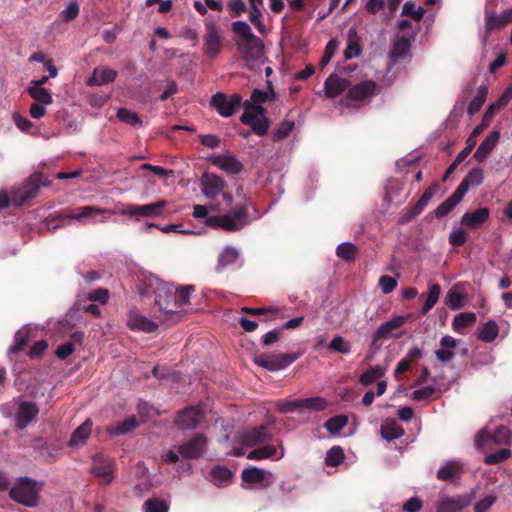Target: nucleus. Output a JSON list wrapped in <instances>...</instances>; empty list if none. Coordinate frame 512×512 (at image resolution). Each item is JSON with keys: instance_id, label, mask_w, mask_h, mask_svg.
I'll return each mask as SVG.
<instances>
[{"instance_id": "nucleus-1", "label": "nucleus", "mask_w": 512, "mask_h": 512, "mask_svg": "<svg viewBox=\"0 0 512 512\" xmlns=\"http://www.w3.org/2000/svg\"><path fill=\"white\" fill-rule=\"evenodd\" d=\"M142 297L155 296V305L166 315L181 316L183 307L189 304L190 290L192 286H184L179 289L159 279L155 275L143 277L137 285Z\"/></svg>"}, {"instance_id": "nucleus-2", "label": "nucleus", "mask_w": 512, "mask_h": 512, "mask_svg": "<svg viewBox=\"0 0 512 512\" xmlns=\"http://www.w3.org/2000/svg\"><path fill=\"white\" fill-rule=\"evenodd\" d=\"M194 218L204 219V223L212 228L239 231L248 223V207L241 205L225 215L208 216L207 206L194 205Z\"/></svg>"}, {"instance_id": "nucleus-3", "label": "nucleus", "mask_w": 512, "mask_h": 512, "mask_svg": "<svg viewBox=\"0 0 512 512\" xmlns=\"http://www.w3.org/2000/svg\"><path fill=\"white\" fill-rule=\"evenodd\" d=\"M50 182L41 172L33 173L19 187L11 191L10 196L6 191H0V210H3L12 203L14 206H21L30 199H33L41 186H49Z\"/></svg>"}, {"instance_id": "nucleus-4", "label": "nucleus", "mask_w": 512, "mask_h": 512, "mask_svg": "<svg viewBox=\"0 0 512 512\" xmlns=\"http://www.w3.org/2000/svg\"><path fill=\"white\" fill-rule=\"evenodd\" d=\"M231 30L241 38L237 47L245 61H255L264 55L263 41L253 34L248 23L235 21L231 24Z\"/></svg>"}, {"instance_id": "nucleus-5", "label": "nucleus", "mask_w": 512, "mask_h": 512, "mask_svg": "<svg viewBox=\"0 0 512 512\" xmlns=\"http://www.w3.org/2000/svg\"><path fill=\"white\" fill-rule=\"evenodd\" d=\"M41 489L42 483L24 476L18 478L17 482L11 487L9 496L13 501L23 506L34 508L39 504Z\"/></svg>"}, {"instance_id": "nucleus-6", "label": "nucleus", "mask_w": 512, "mask_h": 512, "mask_svg": "<svg viewBox=\"0 0 512 512\" xmlns=\"http://www.w3.org/2000/svg\"><path fill=\"white\" fill-rule=\"evenodd\" d=\"M287 309H280L274 306H269L266 308H246L243 307L241 310L238 309H229L225 311L224 313V320H248L244 313H247L249 316L255 317L260 316L264 314H272V317L270 320H277L282 319L285 317H289V320H304L303 316H290L288 313H286Z\"/></svg>"}, {"instance_id": "nucleus-7", "label": "nucleus", "mask_w": 512, "mask_h": 512, "mask_svg": "<svg viewBox=\"0 0 512 512\" xmlns=\"http://www.w3.org/2000/svg\"><path fill=\"white\" fill-rule=\"evenodd\" d=\"M210 105L222 117H231L242 105V96L237 93L227 95L222 92H217L212 96Z\"/></svg>"}, {"instance_id": "nucleus-8", "label": "nucleus", "mask_w": 512, "mask_h": 512, "mask_svg": "<svg viewBox=\"0 0 512 512\" xmlns=\"http://www.w3.org/2000/svg\"><path fill=\"white\" fill-rule=\"evenodd\" d=\"M299 358L298 353L267 354L263 353L255 357V363L269 371L285 369Z\"/></svg>"}, {"instance_id": "nucleus-9", "label": "nucleus", "mask_w": 512, "mask_h": 512, "mask_svg": "<svg viewBox=\"0 0 512 512\" xmlns=\"http://www.w3.org/2000/svg\"><path fill=\"white\" fill-rule=\"evenodd\" d=\"M217 421L218 417L213 410V401L210 396H205L204 399L194 404V428L196 426L209 427L211 424H216Z\"/></svg>"}, {"instance_id": "nucleus-10", "label": "nucleus", "mask_w": 512, "mask_h": 512, "mask_svg": "<svg viewBox=\"0 0 512 512\" xmlns=\"http://www.w3.org/2000/svg\"><path fill=\"white\" fill-rule=\"evenodd\" d=\"M166 206V200H160L155 203L145 205H128L122 210V214L131 217L156 218L164 213Z\"/></svg>"}, {"instance_id": "nucleus-11", "label": "nucleus", "mask_w": 512, "mask_h": 512, "mask_svg": "<svg viewBox=\"0 0 512 512\" xmlns=\"http://www.w3.org/2000/svg\"><path fill=\"white\" fill-rule=\"evenodd\" d=\"M92 460V474L100 479L101 484H110L113 479V460L100 454L94 455Z\"/></svg>"}, {"instance_id": "nucleus-12", "label": "nucleus", "mask_w": 512, "mask_h": 512, "mask_svg": "<svg viewBox=\"0 0 512 512\" xmlns=\"http://www.w3.org/2000/svg\"><path fill=\"white\" fill-rule=\"evenodd\" d=\"M272 439V435L268 432L265 425H259L245 430L240 435V441L243 445L254 447L267 443Z\"/></svg>"}, {"instance_id": "nucleus-13", "label": "nucleus", "mask_w": 512, "mask_h": 512, "mask_svg": "<svg viewBox=\"0 0 512 512\" xmlns=\"http://www.w3.org/2000/svg\"><path fill=\"white\" fill-rule=\"evenodd\" d=\"M200 183L203 194L210 199L222 193L226 186L225 181L220 176L209 172L203 173Z\"/></svg>"}, {"instance_id": "nucleus-14", "label": "nucleus", "mask_w": 512, "mask_h": 512, "mask_svg": "<svg viewBox=\"0 0 512 512\" xmlns=\"http://www.w3.org/2000/svg\"><path fill=\"white\" fill-rule=\"evenodd\" d=\"M377 84L372 80L362 81L348 88L346 99L351 102H361L375 95Z\"/></svg>"}, {"instance_id": "nucleus-15", "label": "nucleus", "mask_w": 512, "mask_h": 512, "mask_svg": "<svg viewBox=\"0 0 512 512\" xmlns=\"http://www.w3.org/2000/svg\"><path fill=\"white\" fill-rule=\"evenodd\" d=\"M471 500L468 495L443 496L437 503V512H460L470 505Z\"/></svg>"}, {"instance_id": "nucleus-16", "label": "nucleus", "mask_w": 512, "mask_h": 512, "mask_svg": "<svg viewBox=\"0 0 512 512\" xmlns=\"http://www.w3.org/2000/svg\"><path fill=\"white\" fill-rule=\"evenodd\" d=\"M205 26L206 34L204 36V44L206 47V53L210 57H215L221 50L222 37L214 22H207Z\"/></svg>"}, {"instance_id": "nucleus-17", "label": "nucleus", "mask_w": 512, "mask_h": 512, "mask_svg": "<svg viewBox=\"0 0 512 512\" xmlns=\"http://www.w3.org/2000/svg\"><path fill=\"white\" fill-rule=\"evenodd\" d=\"M38 414L39 408L35 403L29 401L21 402L16 415V427L20 430L25 429Z\"/></svg>"}, {"instance_id": "nucleus-18", "label": "nucleus", "mask_w": 512, "mask_h": 512, "mask_svg": "<svg viewBox=\"0 0 512 512\" xmlns=\"http://www.w3.org/2000/svg\"><path fill=\"white\" fill-rule=\"evenodd\" d=\"M212 165L224 170L228 174H239L243 170V164L235 155H218L210 159Z\"/></svg>"}, {"instance_id": "nucleus-19", "label": "nucleus", "mask_w": 512, "mask_h": 512, "mask_svg": "<svg viewBox=\"0 0 512 512\" xmlns=\"http://www.w3.org/2000/svg\"><path fill=\"white\" fill-rule=\"evenodd\" d=\"M240 121L251 126L253 132L258 136H265L270 127V121L267 117H257L252 112L243 113Z\"/></svg>"}, {"instance_id": "nucleus-20", "label": "nucleus", "mask_w": 512, "mask_h": 512, "mask_svg": "<svg viewBox=\"0 0 512 512\" xmlns=\"http://www.w3.org/2000/svg\"><path fill=\"white\" fill-rule=\"evenodd\" d=\"M117 75L118 73L116 70L105 66H99L94 69L92 76L87 80V85L101 86L109 84L115 81Z\"/></svg>"}, {"instance_id": "nucleus-21", "label": "nucleus", "mask_w": 512, "mask_h": 512, "mask_svg": "<svg viewBox=\"0 0 512 512\" xmlns=\"http://www.w3.org/2000/svg\"><path fill=\"white\" fill-rule=\"evenodd\" d=\"M350 81L337 75H330L325 83V93L329 98H336L350 87Z\"/></svg>"}, {"instance_id": "nucleus-22", "label": "nucleus", "mask_w": 512, "mask_h": 512, "mask_svg": "<svg viewBox=\"0 0 512 512\" xmlns=\"http://www.w3.org/2000/svg\"><path fill=\"white\" fill-rule=\"evenodd\" d=\"M500 139V132L498 130L492 131L479 145L473 157L478 162H483L495 148Z\"/></svg>"}, {"instance_id": "nucleus-23", "label": "nucleus", "mask_w": 512, "mask_h": 512, "mask_svg": "<svg viewBox=\"0 0 512 512\" xmlns=\"http://www.w3.org/2000/svg\"><path fill=\"white\" fill-rule=\"evenodd\" d=\"M490 210L487 207H481L474 212L465 213L461 218L462 225L472 229L481 227L489 218Z\"/></svg>"}, {"instance_id": "nucleus-24", "label": "nucleus", "mask_w": 512, "mask_h": 512, "mask_svg": "<svg viewBox=\"0 0 512 512\" xmlns=\"http://www.w3.org/2000/svg\"><path fill=\"white\" fill-rule=\"evenodd\" d=\"M489 438L496 444H507L510 441V430L505 426H499L491 436L485 430H481L477 435L476 443L478 446H483Z\"/></svg>"}, {"instance_id": "nucleus-25", "label": "nucleus", "mask_w": 512, "mask_h": 512, "mask_svg": "<svg viewBox=\"0 0 512 512\" xmlns=\"http://www.w3.org/2000/svg\"><path fill=\"white\" fill-rule=\"evenodd\" d=\"M484 173L479 167L473 168L461 181L456 190L465 196L471 186H478L483 182Z\"/></svg>"}, {"instance_id": "nucleus-26", "label": "nucleus", "mask_w": 512, "mask_h": 512, "mask_svg": "<svg viewBox=\"0 0 512 512\" xmlns=\"http://www.w3.org/2000/svg\"><path fill=\"white\" fill-rule=\"evenodd\" d=\"M403 322H385L379 327L373 336L371 345L374 349H379L382 346V340L393 337L392 331L398 329Z\"/></svg>"}, {"instance_id": "nucleus-27", "label": "nucleus", "mask_w": 512, "mask_h": 512, "mask_svg": "<svg viewBox=\"0 0 512 512\" xmlns=\"http://www.w3.org/2000/svg\"><path fill=\"white\" fill-rule=\"evenodd\" d=\"M463 197L462 194H459V192L455 190L451 196L432 212V214L438 219L447 216L462 201Z\"/></svg>"}, {"instance_id": "nucleus-28", "label": "nucleus", "mask_w": 512, "mask_h": 512, "mask_svg": "<svg viewBox=\"0 0 512 512\" xmlns=\"http://www.w3.org/2000/svg\"><path fill=\"white\" fill-rule=\"evenodd\" d=\"M280 447L281 453L279 455H277L278 450L276 446L265 445L250 451L249 454L247 455V458L251 460H261L267 458L281 459L284 456V448L282 445H280Z\"/></svg>"}, {"instance_id": "nucleus-29", "label": "nucleus", "mask_w": 512, "mask_h": 512, "mask_svg": "<svg viewBox=\"0 0 512 512\" xmlns=\"http://www.w3.org/2000/svg\"><path fill=\"white\" fill-rule=\"evenodd\" d=\"M140 422L137 418L132 415L127 417L124 421L117 423L116 425L109 426L107 431L112 436H120L127 434L139 426Z\"/></svg>"}, {"instance_id": "nucleus-30", "label": "nucleus", "mask_w": 512, "mask_h": 512, "mask_svg": "<svg viewBox=\"0 0 512 512\" xmlns=\"http://www.w3.org/2000/svg\"><path fill=\"white\" fill-rule=\"evenodd\" d=\"M176 450H169L166 454V461L169 463H176L179 457L185 460L192 459V439L186 441L184 444L175 447Z\"/></svg>"}, {"instance_id": "nucleus-31", "label": "nucleus", "mask_w": 512, "mask_h": 512, "mask_svg": "<svg viewBox=\"0 0 512 512\" xmlns=\"http://www.w3.org/2000/svg\"><path fill=\"white\" fill-rule=\"evenodd\" d=\"M92 430V421L87 419L82 425H80L73 433L69 441V445L79 446L84 444Z\"/></svg>"}, {"instance_id": "nucleus-32", "label": "nucleus", "mask_w": 512, "mask_h": 512, "mask_svg": "<svg viewBox=\"0 0 512 512\" xmlns=\"http://www.w3.org/2000/svg\"><path fill=\"white\" fill-rule=\"evenodd\" d=\"M467 301V297L465 294L460 292L457 286L451 288L444 299L445 304L451 308L452 310H459L464 307Z\"/></svg>"}, {"instance_id": "nucleus-33", "label": "nucleus", "mask_w": 512, "mask_h": 512, "mask_svg": "<svg viewBox=\"0 0 512 512\" xmlns=\"http://www.w3.org/2000/svg\"><path fill=\"white\" fill-rule=\"evenodd\" d=\"M96 214H111V212L109 210L101 209L94 206H83L78 208V211L76 213L64 215L61 218L81 220L84 218H92Z\"/></svg>"}, {"instance_id": "nucleus-34", "label": "nucleus", "mask_w": 512, "mask_h": 512, "mask_svg": "<svg viewBox=\"0 0 512 512\" xmlns=\"http://www.w3.org/2000/svg\"><path fill=\"white\" fill-rule=\"evenodd\" d=\"M72 310L75 312H84L93 317L101 316L99 305L89 301L88 299H86L84 297H79L76 300V302L73 305Z\"/></svg>"}, {"instance_id": "nucleus-35", "label": "nucleus", "mask_w": 512, "mask_h": 512, "mask_svg": "<svg viewBox=\"0 0 512 512\" xmlns=\"http://www.w3.org/2000/svg\"><path fill=\"white\" fill-rule=\"evenodd\" d=\"M380 432L381 436L388 441L399 439L405 433L403 427L395 421L382 424Z\"/></svg>"}, {"instance_id": "nucleus-36", "label": "nucleus", "mask_w": 512, "mask_h": 512, "mask_svg": "<svg viewBox=\"0 0 512 512\" xmlns=\"http://www.w3.org/2000/svg\"><path fill=\"white\" fill-rule=\"evenodd\" d=\"M461 467L456 462H448L437 471V478L442 481H452L459 478Z\"/></svg>"}, {"instance_id": "nucleus-37", "label": "nucleus", "mask_w": 512, "mask_h": 512, "mask_svg": "<svg viewBox=\"0 0 512 512\" xmlns=\"http://www.w3.org/2000/svg\"><path fill=\"white\" fill-rule=\"evenodd\" d=\"M232 475V472L225 466H215L210 471L211 481L217 486L227 485Z\"/></svg>"}, {"instance_id": "nucleus-38", "label": "nucleus", "mask_w": 512, "mask_h": 512, "mask_svg": "<svg viewBox=\"0 0 512 512\" xmlns=\"http://www.w3.org/2000/svg\"><path fill=\"white\" fill-rule=\"evenodd\" d=\"M410 50V41L406 37H398L393 43L390 57L396 62L400 58H404Z\"/></svg>"}, {"instance_id": "nucleus-39", "label": "nucleus", "mask_w": 512, "mask_h": 512, "mask_svg": "<svg viewBox=\"0 0 512 512\" xmlns=\"http://www.w3.org/2000/svg\"><path fill=\"white\" fill-rule=\"evenodd\" d=\"M488 94V88L484 85L480 86L477 90V94L473 97L468 105L467 113L472 116L480 111L481 107L486 101Z\"/></svg>"}, {"instance_id": "nucleus-40", "label": "nucleus", "mask_w": 512, "mask_h": 512, "mask_svg": "<svg viewBox=\"0 0 512 512\" xmlns=\"http://www.w3.org/2000/svg\"><path fill=\"white\" fill-rule=\"evenodd\" d=\"M437 190V183H433L432 185H430L422 194L420 199L414 205L410 206L412 210H414L417 215H420L427 206V204L429 203V201L431 200V198L437 192Z\"/></svg>"}, {"instance_id": "nucleus-41", "label": "nucleus", "mask_w": 512, "mask_h": 512, "mask_svg": "<svg viewBox=\"0 0 512 512\" xmlns=\"http://www.w3.org/2000/svg\"><path fill=\"white\" fill-rule=\"evenodd\" d=\"M499 333L497 322H485L478 329V338L484 342H492Z\"/></svg>"}, {"instance_id": "nucleus-42", "label": "nucleus", "mask_w": 512, "mask_h": 512, "mask_svg": "<svg viewBox=\"0 0 512 512\" xmlns=\"http://www.w3.org/2000/svg\"><path fill=\"white\" fill-rule=\"evenodd\" d=\"M441 292V287L438 283L429 286L426 294L424 305L421 309L422 314L427 313L437 303Z\"/></svg>"}, {"instance_id": "nucleus-43", "label": "nucleus", "mask_w": 512, "mask_h": 512, "mask_svg": "<svg viewBox=\"0 0 512 512\" xmlns=\"http://www.w3.org/2000/svg\"><path fill=\"white\" fill-rule=\"evenodd\" d=\"M265 471L258 467H249L242 471L241 478L249 484H257L265 479Z\"/></svg>"}, {"instance_id": "nucleus-44", "label": "nucleus", "mask_w": 512, "mask_h": 512, "mask_svg": "<svg viewBox=\"0 0 512 512\" xmlns=\"http://www.w3.org/2000/svg\"><path fill=\"white\" fill-rule=\"evenodd\" d=\"M302 410L324 411L328 407V402L319 396L300 399Z\"/></svg>"}, {"instance_id": "nucleus-45", "label": "nucleus", "mask_w": 512, "mask_h": 512, "mask_svg": "<svg viewBox=\"0 0 512 512\" xmlns=\"http://www.w3.org/2000/svg\"><path fill=\"white\" fill-rule=\"evenodd\" d=\"M28 94L37 102L41 104H51L53 102L52 94L50 91L43 87H29Z\"/></svg>"}, {"instance_id": "nucleus-46", "label": "nucleus", "mask_w": 512, "mask_h": 512, "mask_svg": "<svg viewBox=\"0 0 512 512\" xmlns=\"http://www.w3.org/2000/svg\"><path fill=\"white\" fill-rule=\"evenodd\" d=\"M384 372L385 370L381 366L376 365L361 374L359 381L364 386L371 385L373 382L380 379L384 375Z\"/></svg>"}, {"instance_id": "nucleus-47", "label": "nucleus", "mask_w": 512, "mask_h": 512, "mask_svg": "<svg viewBox=\"0 0 512 512\" xmlns=\"http://www.w3.org/2000/svg\"><path fill=\"white\" fill-rule=\"evenodd\" d=\"M348 424V417L346 415H337L329 418L324 427L331 433H339Z\"/></svg>"}, {"instance_id": "nucleus-48", "label": "nucleus", "mask_w": 512, "mask_h": 512, "mask_svg": "<svg viewBox=\"0 0 512 512\" xmlns=\"http://www.w3.org/2000/svg\"><path fill=\"white\" fill-rule=\"evenodd\" d=\"M117 118L127 124H130L134 127H141L143 122L137 113L132 112L127 108H120L117 111Z\"/></svg>"}, {"instance_id": "nucleus-49", "label": "nucleus", "mask_w": 512, "mask_h": 512, "mask_svg": "<svg viewBox=\"0 0 512 512\" xmlns=\"http://www.w3.org/2000/svg\"><path fill=\"white\" fill-rule=\"evenodd\" d=\"M144 512H168L169 504L161 498H149L143 504Z\"/></svg>"}, {"instance_id": "nucleus-50", "label": "nucleus", "mask_w": 512, "mask_h": 512, "mask_svg": "<svg viewBox=\"0 0 512 512\" xmlns=\"http://www.w3.org/2000/svg\"><path fill=\"white\" fill-rule=\"evenodd\" d=\"M344 451L340 446H333L326 453L325 464L330 467L340 465L344 460Z\"/></svg>"}, {"instance_id": "nucleus-51", "label": "nucleus", "mask_w": 512, "mask_h": 512, "mask_svg": "<svg viewBox=\"0 0 512 512\" xmlns=\"http://www.w3.org/2000/svg\"><path fill=\"white\" fill-rule=\"evenodd\" d=\"M174 422L182 430L192 427V405H188L182 411H179Z\"/></svg>"}, {"instance_id": "nucleus-52", "label": "nucleus", "mask_w": 512, "mask_h": 512, "mask_svg": "<svg viewBox=\"0 0 512 512\" xmlns=\"http://www.w3.org/2000/svg\"><path fill=\"white\" fill-rule=\"evenodd\" d=\"M357 247L351 242H344L338 245L336 254L345 261H353L356 257Z\"/></svg>"}, {"instance_id": "nucleus-53", "label": "nucleus", "mask_w": 512, "mask_h": 512, "mask_svg": "<svg viewBox=\"0 0 512 512\" xmlns=\"http://www.w3.org/2000/svg\"><path fill=\"white\" fill-rule=\"evenodd\" d=\"M507 25L503 14L497 15L494 13L486 14V32L491 33L494 30L501 29Z\"/></svg>"}, {"instance_id": "nucleus-54", "label": "nucleus", "mask_w": 512, "mask_h": 512, "mask_svg": "<svg viewBox=\"0 0 512 512\" xmlns=\"http://www.w3.org/2000/svg\"><path fill=\"white\" fill-rule=\"evenodd\" d=\"M238 256V251L235 248L226 247L219 256L218 267L224 268L228 265L235 263L236 260L238 259Z\"/></svg>"}, {"instance_id": "nucleus-55", "label": "nucleus", "mask_w": 512, "mask_h": 512, "mask_svg": "<svg viewBox=\"0 0 512 512\" xmlns=\"http://www.w3.org/2000/svg\"><path fill=\"white\" fill-rule=\"evenodd\" d=\"M294 121L284 120L273 133V141H279L286 138L294 129Z\"/></svg>"}, {"instance_id": "nucleus-56", "label": "nucleus", "mask_w": 512, "mask_h": 512, "mask_svg": "<svg viewBox=\"0 0 512 512\" xmlns=\"http://www.w3.org/2000/svg\"><path fill=\"white\" fill-rule=\"evenodd\" d=\"M511 456V450L507 448H502L498 450L497 452L491 453L487 455L484 459V462L487 465H494L501 463L508 459Z\"/></svg>"}, {"instance_id": "nucleus-57", "label": "nucleus", "mask_w": 512, "mask_h": 512, "mask_svg": "<svg viewBox=\"0 0 512 512\" xmlns=\"http://www.w3.org/2000/svg\"><path fill=\"white\" fill-rule=\"evenodd\" d=\"M27 342L28 335L21 330L17 331L14 336V343L9 349V355L11 356L20 352L27 345Z\"/></svg>"}, {"instance_id": "nucleus-58", "label": "nucleus", "mask_w": 512, "mask_h": 512, "mask_svg": "<svg viewBox=\"0 0 512 512\" xmlns=\"http://www.w3.org/2000/svg\"><path fill=\"white\" fill-rule=\"evenodd\" d=\"M402 15H408L414 20L420 21L424 16V9L422 7L416 8L412 1H407L403 5Z\"/></svg>"}, {"instance_id": "nucleus-59", "label": "nucleus", "mask_w": 512, "mask_h": 512, "mask_svg": "<svg viewBox=\"0 0 512 512\" xmlns=\"http://www.w3.org/2000/svg\"><path fill=\"white\" fill-rule=\"evenodd\" d=\"M84 298L93 303L97 302L101 305H105L109 299V291L106 288H98L90 292L87 296H84Z\"/></svg>"}, {"instance_id": "nucleus-60", "label": "nucleus", "mask_w": 512, "mask_h": 512, "mask_svg": "<svg viewBox=\"0 0 512 512\" xmlns=\"http://www.w3.org/2000/svg\"><path fill=\"white\" fill-rule=\"evenodd\" d=\"M328 347L336 352L342 353V354H348L351 351V346L348 341H346L341 336H336L334 339L329 343Z\"/></svg>"}, {"instance_id": "nucleus-61", "label": "nucleus", "mask_w": 512, "mask_h": 512, "mask_svg": "<svg viewBox=\"0 0 512 512\" xmlns=\"http://www.w3.org/2000/svg\"><path fill=\"white\" fill-rule=\"evenodd\" d=\"M127 326L132 331H141L152 333L158 328L157 322H127Z\"/></svg>"}, {"instance_id": "nucleus-62", "label": "nucleus", "mask_w": 512, "mask_h": 512, "mask_svg": "<svg viewBox=\"0 0 512 512\" xmlns=\"http://www.w3.org/2000/svg\"><path fill=\"white\" fill-rule=\"evenodd\" d=\"M261 8L262 7L251 8L249 20L256 27V29L260 33L263 34L265 32V25H264L263 21L261 20V17H262Z\"/></svg>"}, {"instance_id": "nucleus-63", "label": "nucleus", "mask_w": 512, "mask_h": 512, "mask_svg": "<svg viewBox=\"0 0 512 512\" xmlns=\"http://www.w3.org/2000/svg\"><path fill=\"white\" fill-rule=\"evenodd\" d=\"M435 392L436 388L434 386H425L415 390L412 394V398L415 401H425L430 399L435 394Z\"/></svg>"}, {"instance_id": "nucleus-64", "label": "nucleus", "mask_w": 512, "mask_h": 512, "mask_svg": "<svg viewBox=\"0 0 512 512\" xmlns=\"http://www.w3.org/2000/svg\"><path fill=\"white\" fill-rule=\"evenodd\" d=\"M378 285L384 294H389L397 287V281L389 275H383L379 278Z\"/></svg>"}]
</instances>
